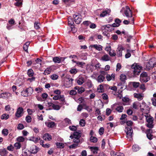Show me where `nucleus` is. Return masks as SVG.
I'll return each instance as SVG.
<instances>
[{"mask_svg": "<svg viewBox=\"0 0 156 156\" xmlns=\"http://www.w3.org/2000/svg\"><path fill=\"white\" fill-rule=\"evenodd\" d=\"M99 89L100 90L99 91V92H102L103 91H104V87H106V86H105V85L104 86H103V85L101 84L99 85Z\"/></svg>", "mask_w": 156, "mask_h": 156, "instance_id": "54", "label": "nucleus"}, {"mask_svg": "<svg viewBox=\"0 0 156 156\" xmlns=\"http://www.w3.org/2000/svg\"><path fill=\"white\" fill-rule=\"evenodd\" d=\"M56 144L58 148H63L65 147L64 144L62 143L58 142Z\"/></svg>", "mask_w": 156, "mask_h": 156, "instance_id": "29", "label": "nucleus"}, {"mask_svg": "<svg viewBox=\"0 0 156 156\" xmlns=\"http://www.w3.org/2000/svg\"><path fill=\"white\" fill-rule=\"evenodd\" d=\"M52 108L54 110H58L60 109L61 107L60 106L58 105H55L54 104L52 105Z\"/></svg>", "mask_w": 156, "mask_h": 156, "instance_id": "38", "label": "nucleus"}, {"mask_svg": "<svg viewBox=\"0 0 156 156\" xmlns=\"http://www.w3.org/2000/svg\"><path fill=\"white\" fill-rule=\"evenodd\" d=\"M78 145L77 144L74 143L69 146V147L70 148H75L78 146Z\"/></svg>", "mask_w": 156, "mask_h": 156, "instance_id": "62", "label": "nucleus"}, {"mask_svg": "<svg viewBox=\"0 0 156 156\" xmlns=\"http://www.w3.org/2000/svg\"><path fill=\"white\" fill-rule=\"evenodd\" d=\"M9 118V115L7 114H3L1 117V119H5V120L8 119Z\"/></svg>", "mask_w": 156, "mask_h": 156, "instance_id": "39", "label": "nucleus"}, {"mask_svg": "<svg viewBox=\"0 0 156 156\" xmlns=\"http://www.w3.org/2000/svg\"><path fill=\"white\" fill-rule=\"evenodd\" d=\"M147 107V105L145 102H142L140 105V107L141 110L142 112H143L144 110V108Z\"/></svg>", "mask_w": 156, "mask_h": 156, "instance_id": "31", "label": "nucleus"}, {"mask_svg": "<svg viewBox=\"0 0 156 156\" xmlns=\"http://www.w3.org/2000/svg\"><path fill=\"white\" fill-rule=\"evenodd\" d=\"M68 24L69 26H70L71 30H72L74 28V23L73 22V21L72 19L69 18Z\"/></svg>", "mask_w": 156, "mask_h": 156, "instance_id": "15", "label": "nucleus"}, {"mask_svg": "<svg viewBox=\"0 0 156 156\" xmlns=\"http://www.w3.org/2000/svg\"><path fill=\"white\" fill-rule=\"evenodd\" d=\"M110 27L111 26L110 25V24L103 25L101 27V30L103 32L105 31L108 32V30H109L110 31L111 30V29H110Z\"/></svg>", "mask_w": 156, "mask_h": 156, "instance_id": "13", "label": "nucleus"}, {"mask_svg": "<svg viewBox=\"0 0 156 156\" xmlns=\"http://www.w3.org/2000/svg\"><path fill=\"white\" fill-rule=\"evenodd\" d=\"M25 120L26 122L29 123L31 122L32 118L30 116L27 115L26 117Z\"/></svg>", "mask_w": 156, "mask_h": 156, "instance_id": "42", "label": "nucleus"}, {"mask_svg": "<svg viewBox=\"0 0 156 156\" xmlns=\"http://www.w3.org/2000/svg\"><path fill=\"white\" fill-rule=\"evenodd\" d=\"M33 92V90L32 87H29L27 88L25 90L22 91L21 95L24 97H27L30 95Z\"/></svg>", "mask_w": 156, "mask_h": 156, "instance_id": "3", "label": "nucleus"}, {"mask_svg": "<svg viewBox=\"0 0 156 156\" xmlns=\"http://www.w3.org/2000/svg\"><path fill=\"white\" fill-rule=\"evenodd\" d=\"M150 79V78L149 76L140 78V80L141 82L145 83H146L148 82Z\"/></svg>", "mask_w": 156, "mask_h": 156, "instance_id": "25", "label": "nucleus"}, {"mask_svg": "<svg viewBox=\"0 0 156 156\" xmlns=\"http://www.w3.org/2000/svg\"><path fill=\"white\" fill-rule=\"evenodd\" d=\"M140 149L139 146L136 144L134 145L132 147V149L134 151H137Z\"/></svg>", "mask_w": 156, "mask_h": 156, "instance_id": "27", "label": "nucleus"}, {"mask_svg": "<svg viewBox=\"0 0 156 156\" xmlns=\"http://www.w3.org/2000/svg\"><path fill=\"white\" fill-rule=\"evenodd\" d=\"M25 139L23 136H20L16 138V140L19 142H23L24 141Z\"/></svg>", "mask_w": 156, "mask_h": 156, "instance_id": "43", "label": "nucleus"}, {"mask_svg": "<svg viewBox=\"0 0 156 156\" xmlns=\"http://www.w3.org/2000/svg\"><path fill=\"white\" fill-rule=\"evenodd\" d=\"M27 74L30 77H32L34 75V72L32 69H30L27 72Z\"/></svg>", "mask_w": 156, "mask_h": 156, "instance_id": "32", "label": "nucleus"}, {"mask_svg": "<svg viewBox=\"0 0 156 156\" xmlns=\"http://www.w3.org/2000/svg\"><path fill=\"white\" fill-rule=\"evenodd\" d=\"M73 135L74 136V138H80L81 136V132L80 131L78 130V131L74 132Z\"/></svg>", "mask_w": 156, "mask_h": 156, "instance_id": "14", "label": "nucleus"}, {"mask_svg": "<svg viewBox=\"0 0 156 156\" xmlns=\"http://www.w3.org/2000/svg\"><path fill=\"white\" fill-rule=\"evenodd\" d=\"M134 96L135 98H137L139 101H140L143 99V96L141 94L134 93Z\"/></svg>", "mask_w": 156, "mask_h": 156, "instance_id": "20", "label": "nucleus"}, {"mask_svg": "<svg viewBox=\"0 0 156 156\" xmlns=\"http://www.w3.org/2000/svg\"><path fill=\"white\" fill-rule=\"evenodd\" d=\"M14 146L16 149H19L21 147V144L20 143L17 142L14 144Z\"/></svg>", "mask_w": 156, "mask_h": 156, "instance_id": "34", "label": "nucleus"}, {"mask_svg": "<svg viewBox=\"0 0 156 156\" xmlns=\"http://www.w3.org/2000/svg\"><path fill=\"white\" fill-rule=\"evenodd\" d=\"M153 123H148L146 125V126L150 128H153L154 125L153 124Z\"/></svg>", "mask_w": 156, "mask_h": 156, "instance_id": "60", "label": "nucleus"}, {"mask_svg": "<svg viewBox=\"0 0 156 156\" xmlns=\"http://www.w3.org/2000/svg\"><path fill=\"white\" fill-rule=\"evenodd\" d=\"M64 121L67 125L71 124H72L71 120L67 118H66L64 119Z\"/></svg>", "mask_w": 156, "mask_h": 156, "instance_id": "58", "label": "nucleus"}, {"mask_svg": "<svg viewBox=\"0 0 156 156\" xmlns=\"http://www.w3.org/2000/svg\"><path fill=\"white\" fill-rule=\"evenodd\" d=\"M24 128V126L22 124H19L18 125L17 128L18 129L21 130L23 129Z\"/></svg>", "mask_w": 156, "mask_h": 156, "instance_id": "64", "label": "nucleus"}, {"mask_svg": "<svg viewBox=\"0 0 156 156\" xmlns=\"http://www.w3.org/2000/svg\"><path fill=\"white\" fill-rule=\"evenodd\" d=\"M78 72L77 70V69L75 68H73L72 69L69 71L70 73L71 74H76Z\"/></svg>", "mask_w": 156, "mask_h": 156, "instance_id": "51", "label": "nucleus"}, {"mask_svg": "<svg viewBox=\"0 0 156 156\" xmlns=\"http://www.w3.org/2000/svg\"><path fill=\"white\" fill-rule=\"evenodd\" d=\"M69 128L71 130L74 131H76L77 129V127L75 126H70Z\"/></svg>", "mask_w": 156, "mask_h": 156, "instance_id": "48", "label": "nucleus"}, {"mask_svg": "<svg viewBox=\"0 0 156 156\" xmlns=\"http://www.w3.org/2000/svg\"><path fill=\"white\" fill-rule=\"evenodd\" d=\"M105 86H106V87L107 88H108L109 89L113 90L114 91H116L117 90V87L115 86H114L113 87H109L108 85L105 84Z\"/></svg>", "mask_w": 156, "mask_h": 156, "instance_id": "28", "label": "nucleus"}, {"mask_svg": "<svg viewBox=\"0 0 156 156\" xmlns=\"http://www.w3.org/2000/svg\"><path fill=\"white\" fill-rule=\"evenodd\" d=\"M39 150V149L36 145L32 146L30 148V151L31 153L35 154L37 153Z\"/></svg>", "mask_w": 156, "mask_h": 156, "instance_id": "11", "label": "nucleus"}, {"mask_svg": "<svg viewBox=\"0 0 156 156\" xmlns=\"http://www.w3.org/2000/svg\"><path fill=\"white\" fill-rule=\"evenodd\" d=\"M85 64V63L84 62L78 61L76 64L78 66L81 68H83V66Z\"/></svg>", "mask_w": 156, "mask_h": 156, "instance_id": "41", "label": "nucleus"}, {"mask_svg": "<svg viewBox=\"0 0 156 156\" xmlns=\"http://www.w3.org/2000/svg\"><path fill=\"white\" fill-rule=\"evenodd\" d=\"M43 138L45 140H51V136L48 133H46L44 136Z\"/></svg>", "mask_w": 156, "mask_h": 156, "instance_id": "19", "label": "nucleus"}, {"mask_svg": "<svg viewBox=\"0 0 156 156\" xmlns=\"http://www.w3.org/2000/svg\"><path fill=\"white\" fill-rule=\"evenodd\" d=\"M58 75L55 74L51 75L50 76V78L53 80H56L58 79Z\"/></svg>", "mask_w": 156, "mask_h": 156, "instance_id": "45", "label": "nucleus"}, {"mask_svg": "<svg viewBox=\"0 0 156 156\" xmlns=\"http://www.w3.org/2000/svg\"><path fill=\"white\" fill-rule=\"evenodd\" d=\"M92 46L99 51L102 50V47L100 45L94 44L92 45Z\"/></svg>", "mask_w": 156, "mask_h": 156, "instance_id": "23", "label": "nucleus"}, {"mask_svg": "<svg viewBox=\"0 0 156 156\" xmlns=\"http://www.w3.org/2000/svg\"><path fill=\"white\" fill-rule=\"evenodd\" d=\"M152 133V130L150 129H147L146 131L147 136L149 140H151L153 138V135L151 134Z\"/></svg>", "mask_w": 156, "mask_h": 156, "instance_id": "10", "label": "nucleus"}, {"mask_svg": "<svg viewBox=\"0 0 156 156\" xmlns=\"http://www.w3.org/2000/svg\"><path fill=\"white\" fill-rule=\"evenodd\" d=\"M15 21L13 19H11L8 21L9 24L13 26L16 24Z\"/></svg>", "mask_w": 156, "mask_h": 156, "instance_id": "40", "label": "nucleus"}, {"mask_svg": "<svg viewBox=\"0 0 156 156\" xmlns=\"http://www.w3.org/2000/svg\"><path fill=\"white\" fill-rule=\"evenodd\" d=\"M23 109L22 107H19L17 109L16 112L15 113V116L18 118L21 117L22 116L21 114L23 112Z\"/></svg>", "mask_w": 156, "mask_h": 156, "instance_id": "9", "label": "nucleus"}, {"mask_svg": "<svg viewBox=\"0 0 156 156\" xmlns=\"http://www.w3.org/2000/svg\"><path fill=\"white\" fill-rule=\"evenodd\" d=\"M11 94L8 92H4L0 94V98L7 99L11 96Z\"/></svg>", "mask_w": 156, "mask_h": 156, "instance_id": "12", "label": "nucleus"}, {"mask_svg": "<svg viewBox=\"0 0 156 156\" xmlns=\"http://www.w3.org/2000/svg\"><path fill=\"white\" fill-rule=\"evenodd\" d=\"M84 91L85 89L83 87H81L80 88H79L77 91L79 94H80L83 92Z\"/></svg>", "mask_w": 156, "mask_h": 156, "instance_id": "57", "label": "nucleus"}, {"mask_svg": "<svg viewBox=\"0 0 156 156\" xmlns=\"http://www.w3.org/2000/svg\"><path fill=\"white\" fill-rule=\"evenodd\" d=\"M155 58H152L150 59L149 62L146 64V66L147 68L150 69L151 68H153L155 65H156L155 62Z\"/></svg>", "mask_w": 156, "mask_h": 156, "instance_id": "4", "label": "nucleus"}, {"mask_svg": "<svg viewBox=\"0 0 156 156\" xmlns=\"http://www.w3.org/2000/svg\"><path fill=\"white\" fill-rule=\"evenodd\" d=\"M121 68V65L119 63H118L116 65V71H119Z\"/></svg>", "mask_w": 156, "mask_h": 156, "instance_id": "63", "label": "nucleus"}, {"mask_svg": "<svg viewBox=\"0 0 156 156\" xmlns=\"http://www.w3.org/2000/svg\"><path fill=\"white\" fill-rule=\"evenodd\" d=\"M9 133L8 130L7 129H4L2 131V133L4 136H6Z\"/></svg>", "mask_w": 156, "mask_h": 156, "instance_id": "44", "label": "nucleus"}, {"mask_svg": "<svg viewBox=\"0 0 156 156\" xmlns=\"http://www.w3.org/2000/svg\"><path fill=\"white\" fill-rule=\"evenodd\" d=\"M108 13V11H103L100 14V16L101 17H104Z\"/></svg>", "mask_w": 156, "mask_h": 156, "instance_id": "50", "label": "nucleus"}, {"mask_svg": "<svg viewBox=\"0 0 156 156\" xmlns=\"http://www.w3.org/2000/svg\"><path fill=\"white\" fill-rule=\"evenodd\" d=\"M120 12L122 13H124L125 16L128 18L129 20L133 21V23H134V19L132 16V12L128 6H126L125 8H122L120 10Z\"/></svg>", "mask_w": 156, "mask_h": 156, "instance_id": "1", "label": "nucleus"}, {"mask_svg": "<svg viewBox=\"0 0 156 156\" xmlns=\"http://www.w3.org/2000/svg\"><path fill=\"white\" fill-rule=\"evenodd\" d=\"M52 70V69L51 67H48L44 71L43 74L45 75H46V74L47 75L50 74Z\"/></svg>", "mask_w": 156, "mask_h": 156, "instance_id": "24", "label": "nucleus"}, {"mask_svg": "<svg viewBox=\"0 0 156 156\" xmlns=\"http://www.w3.org/2000/svg\"><path fill=\"white\" fill-rule=\"evenodd\" d=\"M30 42H26L23 47V49L24 50L26 51H27L28 50V47L30 44Z\"/></svg>", "mask_w": 156, "mask_h": 156, "instance_id": "33", "label": "nucleus"}, {"mask_svg": "<svg viewBox=\"0 0 156 156\" xmlns=\"http://www.w3.org/2000/svg\"><path fill=\"white\" fill-rule=\"evenodd\" d=\"M80 138H74L73 142L77 144H78L80 142Z\"/></svg>", "mask_w": 156, "mask_h": 156, "instance_id": "59", "label": "nucleus"}, {"mask_svg": "<svg viewBox=\"0 0 156 156\" xmlns=\"http://www.w3.org/2000/svg\"><path fill=\"white\" fill-rule=\"evenodd\" d=\"M132 85L134 88H137L140 85V83L139 82H132Z\"/></svg>", "mask_w": 156, "mask_h": 156, "instance_id": "47", "label": "nucleus"}, {"mask_svg": "<svg viewBox=\"0 0 156 156\" xmlns=\"http://www.w3.org/2000/svg\"><path fill=\"white\" fill-rule=\"evenodd\" d=\"M105 79V77L102 75L100 74L98 77L97 80L98 82L101 83L104 81Z\"/></svg>", "mask_w": 156, "mask_h": 156, "instance_id": "16", "label": "nucleus"}, {"mask_svg": "<svg viewBox=\"0 0 156 156\" xmlns=\"http://www.w3.org/2000/svg\"><path fill=\"white\" fill-rule=\"evenodd\" d=\"M73 18L74 19V22L77 24H80L82 21L81 16L80 14H74L73 15Z\"/></svg>", "mask_w": 156, "mask_h": 156, "instance_id": "5", "label": "nucleus"}, {"mask_svg": "<svg viewBox=\"0 0 156 156\" xmlns=\"http://www.w3.org/2000/svg\"><path fill=\"white\" fill-rule=\"evenodd\" d=\"M66 57H59L56 56L53 58V61L55 63H60L61 62H63Z\"/></svg>", "mask_w": 156, "mask_h": 156, "instance_id": "7", "label": "nucleus"}, {"mask_svg": "<svg viewBox=\"0 0 156 156\" xmlns=\"http://www.w3.org/2000/svg\"><path fill=\"white\" fill-rule=\"evenodd\" d=\"M85 122L84 120L81 119L79 122L80 125L82 126H84L85 125Z\"/></svg>", "mask_w": 156, "mask_h": 156, "instance_id": "55", "label": "nucleus"}, {"mask_svg": "<svg viewBox=\"0 0 156 156\" xmlns=\"http://www.w3.org/2000/svg\"><path fill=\"white\" fill-rule=\"evenodd\" d=\"M16 2L14 4V5L15 6H18V7H20L23 4V0H15Z\"/></svg>", "mask_w": 156, "mask_h": 156, "instance_id": "17", "label": "nucleus"}, {"mask_svg": "<svg viewBox=\"0 0 156 156\" xmlns=\"http://www.w3.org/2000/svg\"><path fill=\"white\" fill-rule=\"evenodd\" d=\"M55 125V123L54 122H49L47 124V126L49 128H53Z\"/></svg>", "mask_w": 156, "mask_h": 156, "instance_id": "37", "label": "nucleus"}, {"mask_svg": "<svg viewBox=\"0 0 156 156\" xmlns=\"http://www.w3.org/2000/svg\"><path fill=\"white\" fill-rule=\"evenodd\" d=\"M148 76L147 73L146 72H143L141 74L140 76V78Z\"/></svg>", "mask_w": 156, "mask_h": 156, "instance_id": "56", "label": "nucleus"}, {"mask_svg": "<svg viewBox=\"0 0 156 156\" xmlns=\"http://www.w3.org/2000/svg\"><path fill=\"white\" fill-rule=\"evenodd\" d=\"M120 79L122 82L125 83L126 80V76L124 74H121L120 76Z\"/></svg>", "mask_w": 156, "mask_h": 156, "instance_id": "22", "label": "nucleus"}, {"mask_svg": "<svg viewBox=\"0 0 156 156\" xmlns=\"http://www.w3.org/2000/svg\"><path fill=\"white\" fill-rule=\"evenodd\" d=\"M123 110V108L122 106L117 107L116 108V110L120 112H122Z\"/></svg>", "mask_w": 156, "mask_h": 156, "instance_id": "46", "label": "nucleus"}, {"mask_svg": "<svg viewBox=\"0 0 156 156\" xmlns=\"http://www.w3.org/2000/svg\"><path fill=\"white\" fill-rule=\"evenodd\" d=\"M125 130L126 133L127 137L131 138L132 136L133 130L131 126L126 127Z\"/></svg>", "mask_w": 156, "mask_h": 156, "instance_id": "6", "label": "nucleus"}, {"mask_svg": "<svg viewBox=\"0 0 156 156\" xmlns=\"http://www.w3.org/2000/svg\"><path fill=\"white\" fill-rule=\"evenodd\" d=\"M101 59L103 61H107L110 60V58L108 55H105L102 57Z\"/></svg>", "mask_w": 156, "mask_h": 156, "instance_id": "30", "label": "nucleus"}, {"mask_svg": "<svg viewBox=\"0 0 156 156\" xmlns=\"http://www.w3.org/2000/svg\"><path fill=\"white\" fill-rule=\"evenodd\" d=\"M8 153V151L5 148H4L0 151V155L1 156H7Z\"/></svg>", "mask_w": 156, "mask_h": 156, "instance_id": "21", "label": "nucleus"}, {"mask_svg": "<svg viewBox=\"0 0 156 156\" xmlns=\"http://www.w3.org/2000/svg\"><path fill=\"white\" fill-rule=\"evenodd\" d=\"M125 50V48L122 46H119L116 50V56L118 57H121L122 55V51Z\"/></svg>", "mask_w": 156, "mask_h": 156, "instance_id": "8", "label": "nucleus"}, {"mask_svg": "<svg viewBox=\"0 0 156 156\" xmlns=\"http://www.w3.org/2000/svg\"><path fill=\"white\" fill-rule=\"evenodd\" d=\"M60 101L62 102L63 104L65 102V100L64 95H60L59 99Z\"/></svg>", "mask_w": 156, "mask_h": 156, "instance_id": "52", "label": "nucleus"}, {"mask_svg": "<svg viewBox=\"0 0 156 156\" xmlns=\"http://www.w3.org/2000/svg\"><path fill=\"white\" fill-rule=\"evenodd\" d=\"M90 148L91 149L92 151L94 154H96L98 153V148L95 147H91Z\"/></svg>", "mask_w": 156, "mask_h": 156, "instance_id": "18", "label": "nucleus"}, {"mask_svg": "<svg viewBox=\"0 0 156 156\" xmlns=\"http://www.w3.org/2000/svg\"><path fill=\"white\" fill-rule=\"evenodd\" d=\"M146 120L148 123H153V118L151 116L148 117L147 116H146Z\"/></svg>", "mask_w": 156, "mask_h": 156, "instance_id": "26", "label": "nucleus"}, {"mask_svg": "<svg viewBox=\"0 0 156 156\" xmlns=\"http://www.w3.org/2000/svg\"><path fill=\"white\" fill-rule=\"evenodd\" d=\"M77 81L79 85H81L84 82V79L82 77L79 78L77 80Z\"/></svg>", "mask_w": 156, "mask_h": 156, "instance_id": "36", "label": "nucleus"}, {"mask_svg": "<svg viewBox=\"0 0 156 156\" xmlns=\"http://www.w3.org/2000/svg\"><path fill=\"white\" fill-rule=\"evenodd\" d=\"M109 55L112 57L115 56L116 55V53L114 52V50H110L109 52Z\"/></svg>", "mask_w": 156, "mask_h": 156, "instance_id": "53", "label": "nucleus"}, {"mask_svg": "<svg viewBox=\"0 0 156 156\" xmlns=\"http://www.w3.org/2000/svg\"><path fill=\"white\" fill-rule=\"evenodd\" d=\"M106 31L103 32L102 34L104 36H105L108 38H109L110 36V34L108 33Z\"/></svg>", "mask_w": 156, "mask_h": 156, "instance_id": "49", "label": "nucleus"}, {"mask_svg": "<svg viewBox=\"0 0 156 156\" xmlns=\"http://www.w3.org/2000/svg\"><path fill=\"white\" fill-rule=\"evenodd\" d=\"M90 141L93 143H96L97 142L98 139L96 137L91 136L90 138Z\"/></svg>", "mask_w": 156, "mask_h": 156, "instance_id": "35", "label": "nucleus"}, {"mask_svg": "<svg viewBox=\"0 0 156 156\" xmlns=\"http://www.w3.org/2000/svg\"><path fill=\"white\" fill-rule=\"evenodd\" d=\"M131 68L133 69V74L134 76H136V75H139L141 72L140 70L142 68L141 66H140L136 65H134V64H133Z\"/></svg>", "mask_w": 156, "mask_h": 156, "instance_id": "2", "label": "nucleus"}, {"mask_svg": "<svg viewBox=\"0 0 156 156\" xmlns=\"http://www.w3.org/2000/svg\"><path fill=\"white\" fill-rule=\"evenodd\" d=\"M104 129L103 127H101L99 130V133L100 135H102L104 132Z\"/></svg>", "mask_w": 156, "mask_h": 156, "instance_id": "61", "label": "nucleus"}]
</instances>
